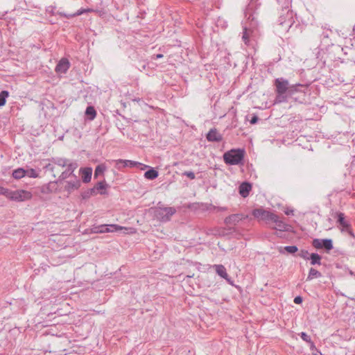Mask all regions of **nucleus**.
Returning a JSON list of instances; mask_svg holds the SVG:
<instances>
[{"label":"nucleus","instance_id":"obj_1","mask_svg":"<svg viewBox=\"0 0 355 355\" xmlns=\"http://www.w3.org/2000/svg\"><path fill=\"white\" fill-rule=\"evenodd\" d=\"M275 92L277 94L275 103H282L287 101V94L289 89V83L283 78L275 80Z\"/></svg>","mask_w":355,"mask_h":355},{"label":"nucleus","instance_id":"obj_2","mask_svg":"<svg viewBox=\"0 0 355 355\" xmlns=\"http://www.w3.org/2000/svg\"><path fill=\"white\" fill-rule=\"evenodd\" d=\"M121 230H125L127 234L133 233L134 229L132 227H125L118 225H94L91 228V232L94 234L105 233V232H114Z\"/></svg>","mask_w":355,"mask_h":355},{"label":"nucleus","instance_id":"obj_3","mask_svg":"<svg viewBox=\"0 0 355 355\" xmlns=\"http://www.w3.org/2000/svg\"><path fill=\"white\" fill-rule=\"evenodd\" d=\"M245 151L243 149H232L224 153L223 159L227 164L236 165L243 159Z\"/></svg>","mask_w":355,"mask_h":355},{"label":"nucleus","instance_id":"obj_4","mask_svg":"<svg viewBox=\"0 0 355 355\" xmlns=\"http://www.w3.org/2000/svg\"><path fill=\"white\" fill-rule=\"evenodd\" d=\"M176 212L174 207H157L154 209V216L159 221L166 222L171 220V216Z\"/></svg>","mask_w":355,"mask_h":355},{"label":"nucleus","instance_id":"obj_5","mask_svg":"<svg viewBox=\"0 0 355 355\" xmlns=\"http://www.w3.org/2000/svg\"><path fill=\"white\" fill-rule=\"evenodd\" d=\"M32 193L26 190L19 189L12 191L11 196L10 199L11 200L17 201V202H23L28 200H30L32 198Z\"/></svg>","mask_w":355,"mask_h":355},{"label":"nucleus","instance_id":"obj_6","mask_svg":"<svg viewBox=\"0 0 355 355\" xmlns=\"http://www.w3.org/2000/svg\"><path fill=\"white\" fill-rule=\"evenodd\" d=\"M312 245L316 249L324 248L327 251H329L333 249L332 240L329 239H315L312 241Z\"/></svg>","mask_w":355,"mask_h":355},{"label":"nucleus","instance_id":"obj_7","mask_svg":"<svg viewBox=\"0 0 355 355\" xmlns=\"http://www.w3.org/2000/svg\"><path fill=\"white\" fill-rule=\"evenodd\" d=\"M252 214L254 218L261 220H272L276 218L274 214L262 209H254Z\"/></svg>","mask_w":355,"mask_h":355},{"label":"nucleus","instance_id":"obj_8","mask_svg":"<svg viewBox=\"0 0 355 355\" xmlns=\"http://www.w3.org/2000/svg\"><path fill=\"white\" fill-rule=\"evenodd\" d=\"M77 167L78 164L76 162H71L69 163L67 166V169L61 173L58 181L60 182L70 177L73 175V171L77 168Z\"/></svg>","mask_w":355,"mask_h":355},{"label":"nucleus","instance_id":"obj_9","mask_svg":"<svg viewBox=\"0 0 355 355\" xmlns=\"http://www.w3.org/2000/svg\"><path fill=\"white\" fill-rule=\"evenodd\" d=\"M80 180L74 175L73 180L67 181L64 185V189L71 193L75 190H77L80 187Z\"/></svg>","mask_w":355,"mask_h":355},{"label":"nucleus","instance_id":"obj_10","mask_svg":"<svg viewBox=\"0 0 355 355\" xmlns=\"http://www.w3.org/2000/svg\"><path fill=\"white\" fill-rule=\"evenodd\" d=\"M335 217L337 218V222L342 226V230L349 231L350 229V224L345 218V215L341 212H336Z\"/></svg>","mask_w":355,"mask_h":355},{"label":"nucleus","instance_id":"obj_11","mask_svg":"<svg viewBox=\"0 0 355 355\" xmlns=\"http://www.w3.org/2000/svg\"><path fill=\"white\" fill-rule=\"evenodd\" d=\"M207 139L209 141L219 142L222 141L223 137L216 128L211 129L207 135Z\"/></svg>","mask_w":355,"mask_h":355},{"label":"nucleus","instance_id":"obj_12","mask_svg":"<svg viewBox=\"0 0 355 355\" xmlns=\"http://www.w3.org/2000/svg\"><path fill=\"white\" fill-rule=\"evenodd\" d=\"M70 66L69 62L66 58H62L60 60L55 67V71L58 73H64L69 69Z\"/></svg>","mask_w":355,"mask_h":355},{"label":"nucleus","instance_id":"obj_13","mask_svg":"<svg viewBox=\"0 0 355 355\" xmlns=\"http://www.w3.org/2000/svg\"><path fill=\"white\" fill-rule=\"evenodd\" d=\"M80 173L82 175V180L83 182L88 183L91 181L92 175V168H82L80 169Z\"/></svg>","mask_w":355,"mask_h":355},{"label":"nucleus","instance_id":"obj_14","mask_svg":"<svg viewBox=\"0 0 355 355\" xmlns=\"http://www.w3.org/2000/svg\"><path fill=\"white\" fill-rule=\"evenodd\" d=\"M275 219H272L271 221L275 223V229L279 231H288L289 226L284 221L280 220L279 217L275 214Z\"/></svg>","mask_w":355,"mask_h":355},{"label":"nucleus","instance_id":"obj_15","mask_svg":"<svg viewBox=\"0 0 355 355\" xmlns=\"http://www.w3.org/2000/svg\"><path fill=\"white\" fill-rule=\"evenodd\" d=\"M251 189V184L247 182H244L239 186V193L242 197L245 198L249 195Z\"/></svg>","mask_w":355,"mask_h":355},{"label":"nucleus","instance_id":"obj_16","mask_svg":"<svg viewBox=\"0 0 355 355\" xmlns=\"http://www.w3.org/2000/svg\"><path fill=\"white\" fill-rule=\"evenodd\" d=\"M214 268L216 270V272L222 278L225 279L227 282H230L229 276L227 273L226 269L223 265H214Z\"/></svg>","mask_w":355,"mask_h":355},{"label":"nucleus","instance_id":"obj_17","mask_svg":"<svg viewBox=\"0 0 355 355\" xmlns=\"http://www.w3.org/2000/svg\"><path fill=\"white\" fill-rule=\"evenodd\" d=\"M242 219V216L240 214H232L225 219V223L226 225H235L239 220Z\"/></svg>","mask_w":355,"mask_h":355},{"label":"nucleus","instance_id":"obj_18","mask_svg":"<svg viewBox=\"0 0 355 355\" xmlns=\"http://www.w3.org/2000/svg\"><path fill=\"white\" fill-rule=\"evenodd\" d=\"M322 257L317 253H311L310 254V257L309 260H311V265H318L320 266Z\"/></svg>","mask_w":355,"mask_h":355},{"label":"nucleus","instance_id":"obj_19","mask_svg":"<svg viewBox=\"0 0 355 355\" xmlns=\"http://www.w3.org/2000/svg\"><path fill=\"white\" fill-rule=\"evenodd\" d=\"M297 250H298V248L295 245H288V246H285L284 248L280 247L279 248V252L280 253H284V251H286V252H288L289 254H294L295 252H297Z\"/></svg>","mask_w":355,"mask_h":355},{"label":"nucleus","instance_id":"obj_20","mask_svg":"<svg viewBox=\"0 0 355 355\" xmlns=\"http://www.w3.org/2000/svg\"><path fill=\"white\" fill-rule=\"evenodd\" d=\"M321 276H322V274L318 270H317L316 269H315L313 268H311L309 270L306 280L311 281L314 278H318V277H320Z\"/></svg>","mask_w":355,"mask_h":355},{"label":"nucleus","instance_id":"obj_21","mask_svg":"<svg viewBox=\"0 0 355 355\" xmlns=\"http://www.w3.org/2000/svg\"><path fill=\"white\" fill-rule=\"evenodd\" d=\"M251 32V30L248 29L247 27L243 28L242 40L246 45H249L250 44V37Z\"/></svg>","mask_w":355,"mask_h":355},{"label":"nucleus","instance_id":"obj_22","mask_svg":"<svg viewBox=\"0 0 355 355\" xmlns=\"http://www.w3.org/2000/svg\"><path fill=\"white\" fill-rule=\"evenodd\" d=\"M69 159H67L65 158H57V159H53V163L54 164H56L59 166L65 167L67 166L69 163H70Z\"/></svg>","mask_w":355,"mask_h":355},{"label":"nucleus","instance_id":"obj_23","mask_svg":"<svg viewBox=\"0 0 355 355\" xmlns=\"http://www.w3.org/2000/svg\"><path fill=\"white\" fill-rule=\"evenodd\" d=\"M125 162H127V166L129 167H140L141 169H144L148 167V166L144 165L140 162H135V161H131V160H127L125 159Z\"/></svg>","mask_w":355,"mask_h":355},{"label":"nucleus","instance_id":"obj_24","mask_svg":"<svg viewBox=\"0 0 355 355\" xmlns=\"http://www.w3.org/2000/svg\"><path fill=\"white\" fill-rule=\"evenodd\" d=\"M157 176H158V172L153 168H151V169L147 171L144 173V177L148 180H154L156 178H157Z\"/></svg>","mask_w":355,"mask_h":355},{"label":"nucleus","instance_id":"obj_25","mask_svg":"<svg viewBox=\"0 0 355 355\" xmlns=\"http://www.w3.org/2000/svg\"><path fill=\"white\" fill-rule=\"evenodd\" d=\"M304 87L302 85H300V84H297V85H289V89H288V94H287V98L288 96H291L292 95H293L295 93L299 92V87Z\"/></svg>","mask_w":355,"mask_h":355},{"label":"nucleus","instance_id":"obj_26","mask_svg":"<svg viewBox=\"0 0 355 355\" xmlns=\"http://www.w3.org/2000/svg\"><path fill=\"white\" fill-rule=\"evenodd\" d=\"M85 114L89 119L93 120L96 117V112L94 107L89 106L86 109Z\"/></svg>","mask_w":355,"mask_h":355},{"label":"nucleus","instance_id":"obj_27","mask_svg":"<svg viewBox=\"0 0 355 355\" xmlns=\"http://www.w3.org/2000/svg\"><path fill=\"white\" fill-rule=\"evenodd\" d=\"M12 176L15 179H20L26 176V171L22 168H19L12 172Z\"/></svg>","mask_w":355,"mask_h":355},{"label":"nucleus","instance_id":"obj_28","mask_svg":"<svg viewBox=\"0 0 355 355\" xmlns=\"http://www.w3.org/2000/svg\"><path fill=\"white\" fill-rule=\"evenodd\" d=\"M107 187V184H105L103 182H98L94 188L92 189V191H94L95 190L100 191L101 194H104L105 193V190Z\"/></svg>","mask_w":355,"mask_h":355},{"label":"nucleus","instance_id":"obj_29","mask_svg":"<svg viewBox=\"0 0 355 355\" xmlns=\"http://www.w3.org/2000/svg\"><path fill=\"white\" fill-rule=\"evenodd\" d=\"M112 162L114 163V166L119 170L127 167V162H125V159L112 160Z\"/></svg>","mask_w":355,"mask_h":355},{"label":"nucleus","instance_id":"obj_30","mask_svg":"<svg viewBox=\"0 0 355 355\" xmlns=\"http://www.w3.org/2000/svg\"><path fill=\"white\" fill-rule=\"evenodd\" d=\"M106 170V167L103 164L98 165L94 171V177L96 178L99 175H102L105 171Z\"/></svg>","mask_w":355,"mask_h":355},{"label":"nucleus","instance_id":"obj_31","mask_svg":"<svg viewBox=\"0 0 355 355\" xmlns=\"http://www.w3.org/2000/svg\"><path fill=\"white\" fill-rule=\"evenodd\" d=\"M8 94L9 93L7 91H2L0 93V107L6 104V98L8 96Z\"/></svg>","mask_w":355,"mask_h":355},{"label":"nucleus","instance_id":"obj_32","mask_svg":"<svg viewBox=\"0 0 355 355\" xmlns=\"http://www.w3.org/2000/svg\"><path fill=\"white\" fill-rule=\"evenodd\" d=\"M11 192H12L11 190H10L7 188L3 187H0V194L5 196L6 197H7L9 199L11 196Z\"/></svg>","mask_w":355,"mask_h":355},{"label":"nucleus","instance_id":"obj_33","mask_svg":"<svg viewBox=\"0 0 355 355\" xmlns=\"http://www.w3.org/2000/svg\"><path fill=\"white\" fill-rule=\"evenodd\" d=\"M25 171H26V175H27L29 178H37L38 176V173L33 168L25 170Z\"/></svg>","mask_w":355,"mask_h":355},{"label":"nucleus","instance_id":"obj_34","mask_svg":"<svg viewBox=\"0 0 355 355\" xmlns=\"http://www.w3.org/2000/svg\"><path fill=\"white\" fill-rule=\"evenodd\" d=\"M298 255L305 260H309L310 254L306 250H301Z\"/></svg>","mask_w":355,"mask_h":355},{"label":"nucleus","instance_id":"obj_35","mask_svg":"<svg viewBox=\"0 0 355 355\" xmlns=\"http://www.w3.org/2000/svg\"><path fill=\"white\" fill-rule=\"evenodd\" d=\"M300 336L303 340H304L306 343H311V338L309 336H308L305 332H302L300 334Z\"/></svg>","mask_w":355,"mask_h":355},{"label":"nucleus","instance_id":"obj_36","mask_svg":"<svg viewBox=\"0 0 355 355\" xmlns=\"http://www.w3.org/2000/svg\"><path fill=\"white\" fill-rule=\"evenodd\" d=\"M90 10H85V9H80V10H78L76 13L73 14V15H70L69 17H75V16H78V15H80L85 12H89Z\"/></svg>","mask_w":355,"mask_h":355},{"label":"nucleus","instance_id":"obj_37","mask_svg":"<svg viewBox=\"0 0 355 355\" xmlns=\"http://www.w3.org/2000/svg\"><path fill=\"white\" fill-rule=\"evenodd\" d=\"M183 175L188 177L191 180H194L196 178L194 173L192 171H185L183 173Z\"/></svg>","mask_w":355,"mask_h":355},{"label":"nucleus","instance_id":"obj_38","mask_svg":"<svg viewBox=\"0 0 355 355\" xmlns=\"http://www.w3.org/2000/svg\"><path fill=\"white\" fill-rule=\"evenodd\" d=\"M302 302V298L300 296H297L294 299V302L295 304H300Z\"/></svg>","mask_w":355,"mask_h":355},{"label":"nucleus","instance_id":"obj_39","mask_svg":"<svg viewBox=\"0 0 355 355\" xmlns=\"http://www.w3.org/2000/svg\"><path fill=\"white\" fill-rule=\"evenodd\" d=\"M258 119H259L258 116H253L252 117L251 120H250V123H251V124H254V123H256L257 122Z\"/></svg>","mask_w":355,"mask_h":355},{"label":"nucleus","instance_id":"obj_40","mask_svg":"<svg viewBox=\"0 0 355 355\" xmlns=\"http://www.w3.org/2000/svg\"><path fill=\"white\" fill-rule=\"evenodd\" d=\"M46 168H47V169L50 170L51 171L53 172L54 169H55V167H54V166L52 164H49L48 165L46 166Z\"/></svg>","mask_w":355,"mask_h":355},{"label":"nucleus","instance_id":"obj_41","mask_svg":"<svg viewBox=\"0 0 355 355\" xmlns=\"http://www.w3.org/2000/svg\"><path fill=\"white\" fill-rule=\"evenodd\" d=\"M310 344V348L313 350V349H315V346L314 345V343L311 340V343H309Z\"/></svg>","mask_w":355,"mask_h":355},{"label":"nucleus","instance_id":"obj_42","mask_svg":"<svg viewBox=\"0 0 355 355\" xmlns=\"http://www.w3.org/2000/svg\"><path fill=\"white\" fill-rule=\"evenodd\" d=\"M315 352L313 353V355H322V353L317 349H315Z\"/></svg>","mask_w":355,"mask_h":355},{"label":"nucleus","instance_id":"obj_43","mask_svg":"<svg viewBox=\"0 0 355 355\" xmlns=\"http://www.w3.org/2000/svg\"><path fill=\"white\" fill-rule=\"evenodd\" d=\"M155 56L156 59H159V58H162L163 57V55L162 54H157Z\"/></svg>","mask_w":355,"mask_h":355}]
</instances>
